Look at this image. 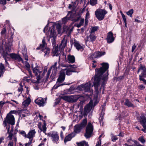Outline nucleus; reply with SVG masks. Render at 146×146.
I'll list each match as a JSON object with an SVG mask.
<instances>
[{
    "label": "nucleus",
    "mask_w": 146,
    "mask_h": 146,
    "mask_svg": "<svg viewBox=\"0 0 146 146\" xmlns=\"http://www.w3.org/2000/svg\"><path fill=\"white\" fill-rule=\"evenodd\" d=\"M102 66L100 68H96L94 77V85L97 93L98 94L101 92L102 88L103 94L105 89L106 84L109 78V64L107 62L101 64Z\"/></svg>",
    "instance_id": "1"
},
{
    "label": "nucleus",
    "mask_w": 146,
    "mask_h": 146,
    "mask_svg": "<svg viewBox=\"0 0 146 146\" xmlns=\"http://www.w3.org/2000/svg\"><path fill=\"white\" fill-rule=\"evenodd\" d=\"M80 18V14H74L71 11H70L66 16L62 19V23L63 24H65L68 21L70 20L73 23L77 22L79 20Z\"/></svg>",
    "instance_id": "2"
},
{
    "label": "nucleus",
    "mask_w": 146,
    "mask_h": 146,
    "mask_svg": "<svg viewBox=\"0 0 146 146\" xmlns=\"http://www.w3.org/2000/svg\"><path fill=\"white\" fill-rule=\"evenodd\" d=\"M3 57L4 58L8 59V60H10V58L8 56H9L11 58L15 60H17L18 62L21 61L22 63L23 62V60L22 58L18 54L13 53L8 54L6 50L5 51H3L1 53Z\"/></svg>",
    "instance_id": "3"
},
{
    "label": "nucleus",
    "mask_w": 146,
    "mask_h": 146,
    "mask_svg": "<svg viewBox=\"0 0 146 146\" xmlns=\"http://www.w3.org/2000/svg\"><path fill=\"white\" fill-rule=\"evenodd\" d=\"M87 123V118H86L83 119L80 123L76 125L74 127V133L76 135L80 133L82 130L86 126Z\"/></svg>",
    "instance_id": "4"
},
{
    "label": "nucleus",
    "mask_w": 146,
    "mask_h": 146,
    "mask_svg": "<svg viewBox=\"0 0 146 146\" xmlns=\"http://www.w3.org/2000/svg\"><path fill=\"white\" fill-rule=\"evenodd\" d=\"M86 126L84 136L86 138L88 139L92 136L94 131V126L90 122H88Z\"/></svg>",
    "instance_id": "5"
},
{
    "label": "nucleus",
    "mask_w": 146,
    "mask_h": 146,
    "mask_svg": "<svg viewBox=\"0 0 146 146\" xmlns=\"http://www.w3.org/2000/svg\"><path fill=\"white\" fill-rule=\"evenodd\" d=\"M80 97L78 95L74 96H62L60 97L61 99L69 103H73L76 102Z\"/></svg>",
    "instance_id": "6"
},
{
    "label": "nucleus",
    "mask_w": 146,
    "mask_h": 146,
    "mask_svg": "<svg viewBox=\"0 0 146 146\" xmlns=\"http://www.w3.org/2000/svg\"><path fill=\"white\" fill-rule=\"evenodd\" d=\"M47 136L51 137V139L53 143H57L59 140V137L58 133L55 131H50L47 133Z\"/></svg>",
    "instance_id": "7"
},
{
    "label": "nucleus",
    "mask_w": 146,
    "mask_h": 146,
    "mask_svg": "<svg viewBox=\"0 0 146 146\" xmlns=\"http://www.w3.org/2000/svg\"><path fill=\"white\" fill-rule=\"evenodd\" d=\"M108 13L107 11L104 9L97 10L95 12V15L96 18L99 21L103 20L105 16Z\"/></svg>",
    "instance_id": "8"
},
{
    "label": "nucleus",
    "mask_w": 146,
    "mask_h": 146,
    "mask_svg": "<svg viewBox=\"0 0 146 146\" xmlns=\"http://www.w3.org/2000/svg\"><path fill=\"white\" fill-rule=\"evenodd\" d=\"M106 54L105 52H95L92 54H91L89 56V58L91 60H94L95 58H99L101 56L105 55Z\"/></svg>",
    "instance_id": "9"
},
{
    "label": "nucleus",
    "mask_w": 146,
    "mask_h": 146,
    "mask_svg": "<svg viewBox=\"0 0 146 146\" xmlns=\"http://www.w3.org/2000/svg\"><path fill=\"white\" fill-rule=\"evenodd\" d=\"M5 119L7 122V123L9 124L8 125L7 127H8L9 125H10V124L13 125L15 124V119L13 115L10 116L7 114Z\"/></svg>",
    "instance_id": "10"
},
{
    "label": "nucleus",
    "mask_w": 146,
    "mask_h": 146,
    "mask_svg": "<svg viewBox=\"0 0 146 146\" xmlns=\"http://www.w3.org/2000/svg\"><path fill=\"white\" fill-rule=\"evenodd\" d=\"M106 39L108 43H111L114 41L115 38L113 33L111 31H110L107 33V37Z\"/></svg>",
    "instance_id": "11"
},
{
    "label": "nucleus",
    "mask_w": 146,
    "mask_h": 146,
    "mask_svg": "<svg viewBox=\"0 0 146 146\" xmlns=\"http://www.w3.org/2000/svg\"><path fill=\"white\" fill-rule=\"evenodd\" d=\"M65 78V72L63 71H60V72L59 76L57 79L56 83H62L64 81Z\"/></svg>",
    "instance_id": "12"
},
{
    "label": "nucleus",
    "mask_w": 146,
    "mask_h": 146,
    "mask_svg": "<svg viewBox=\"0 0 146 146\" xmlns=\"http://www.w3.org/2000/svg\"><path fill=\"white\" fill-rule=\"evenodd\" d=\"M35 103L40 106H43L45 104L44 99L42 98H39L35 100Z\"/></svg>",
    "instance_id": "13"
},
{
    "label": "nucleus",
    "mask_w": 146,
    "mask_h": 146,
    "mask_svg": "<svg viewBox=\"0 0 146 146\" xmlns=\"http://www.w3.org/2000/svg\"><path fill=\"white\" fill-rule=\"evenodd\" d=\"M76 135L75 133H74L73 132H72L66 136L64 140V141L65 143L68 141H70L72 138L75 137Z\"/></svg>",
    "instance_id": "14"
},
{
    "label": "nucleus",
    "mask_w": 146,
    "mask_h": 146,
    "mask_svg": "<svg viewBox=\"0 0 146 146\" xmlns=\"http://www.w3.org/2000/svg\"><path fill=\"white\" fill-rule=\"evenodd\" d=\"M58 45H57L56 46H53V48L51 52L52 54H53V56H58L59 55V54L58 53Z\"/></svg>",
    "instance_id": "15"
},
{
    "label": "nucleus",
    "mask_w": 146,
    "mask_h": 146,
    "mask_svg": "<svg viewBox=\"0 0 146 146\" xmlns=\"http://www.w3.org/2000/svg\"><path fill=\"white\" fill-rule=\"evenodd\" d=\"M44 37L42 41V44H40L38 47L36 48V50H39L42 49H44L45 46H46L47 44L46 42Z\"/></svg>",
    "instance_id": "16"
},
{
    "label": "nucleus",
    "mask_w": 146,
    "mask_h": 146,
    "mask_svg": "<svg viewBox=\"0 0 146 146\" xmlns=\"http://www.w3.org/2000/svg\"><path fill=\"white\" fill-rule=\"evenodd\" d=\"M146 115L143 113H141L139 117V122L141 124L146 123Z\"/></svg>",
    "instance_id": "17"
},
{
    "label": "nucleus",
    "mask_w": 146,
    "mask_h": 146,
    "mask_svg": "<svg viewBox=\"0 0 146 146\" xmlns=\"http://www.w3.org/2000/svg\"><path fill=\"white\" fill-rule=\"evenodd\" d=\"M125 102L124 104L127 106L128 108L132 107L134 108L135 106L130 101L127 99H126L125 100Z\"/></svg>",
    "instance_id": "18"
},
{
    "label": "nucleus",
    "mask_w": 146,
    "mask_h": 146,
    "mask_svg": "<svg viewBox=\"0 0 146 146\" xmlns=\"http://www.w3.org/2000/svg\"><path fill=\"white\" fill-rule=\"evenodd\" d=\"M35 133L36 132L35 131V129L31 130L27 135V138L30 139L33 138L34 136Z\"/></svg>",
    "instance_id": "19"
},
{
    "label": "nucleus",
    "mask_w": 146,
    "mask_h": 146,
    "mask_svg": "<svg viewBox=\"0 0 146 146\" xmlns=\"http://www.w3.org/2000/svg\"><path fill=\"white\" fill-rule=\"evenodd\" d=\"M44 53V56H47L49 57L48 56L49 53H50V49L47 46H46L44 49H42L41 50Z\"/></svg>",
    "instance_id": "20"
},
{
    "label": "nucleus",
    "mask_w": 146,
    "mask_h": 146,
    "mask_svg": "<svg viewBox=\"0 0 146 146\" xmlns=\"http://www.w3.org/2000/svg\"><path fill=\"white\" fill-rule=\"evenodd\" d=\"M38 66L37 65L35 67L33 68V65L32 66V68L33 72L35 74V75L36 76H37L38 75V72H39L40 74L39 75H40V73H41V71H39V70L38 68Z\"/></svg>",
    "instance_id": "21"
},
{
    "label": "nucleus",
    "mask_w": 146,
    "mask_h": 146,
    "mask_svg": "<svg viewBox=\"0 0 146 146\" xmlns=\"http://www.w3.org/2000/svg\"><path fill=\"white\" fill-rule=\"evenodd\" d=\"M68 59L70 63H73L75 62V57L74 55H68Z\"/></svg>",
    "instance_id": "22"
},
{
    "label": "nucleus",
    "mask_w": 146,
    "mask_h": 146,
    "mask_svg": "<svg viewBox=\"0 0 146 146\" xmlns=\"http://www.w3.org/2000/svg\"><path fill=\"white\" fill-rule=\"evenodd\" d=\"M6 128L7 129V133L9 134V136H8V137L9 138V139L10 140H11L12 139L13 136V134L12 133V132H9L10 131V126L9 125L8 127H6Z\"/></svg>",
    "instance_id": "23"
},
{
    "label": "nucleus",
    "mask_w": 146,
    "mask_h": 146,
    "mask_svg": "<svg viewBox=\"0 0 146 146\" xmlns=\"http://www.w3.org/2000/svg\"><path fill=\"white\" fill-rule=\"evenodd\" d=\"M74 46L78 50H80L83 48L82 46L79 43L76 42H74Z\"/></svg>",
    "instance_id": "24"
},
{
    "label": "nucleus",
    "mask_w": 146,
    "mask_h": 146,
    "mask_svg": "<svg viewBox=\"0 0 146 146\" xmlns=\"http://www.w3.org/2000/svg\"><path fill=\"white\" fill-rule=\"evenodd\" d=\"M84 22V19H82L80 20V21L79 23H75L74 26L77 27V28H80L82 26H83Z\"/></svg>",
    "instance_id": "25"
},
{
    "label": "nucleus",
    "mask_w": 146,
    "mask_h": 146,
    "mask_svg": "<svg viewBox=\"0 0 146 146\" xmlns=\"http://www.w3.org/2000/svg\"><path fill=\"white\" fill-rule=\"evenodd\" d=\"M5 68V66L2 63L0 64V77L2 75H3L4 73V71L3 70Z\"/></svg>",
    "instance_id": "26"
},
{
    "label": "nucleus",
    "mask_w": 146,
    "mask_h": 146,
    "mask_svg": "<svg viewBox=\"0 0 146 146\" xmlns=\"http://www.w3.org/2000/svg\"><path fill=\"white\" fill-rule=\"evenodd\" d=\"M77 146H88V143H86L85 141H83L82 142H80L79 143L77 142L76 143Z\"/></svg>",
    "instance_id": "27"
},
{
    "label": "nucleus",
    "mask_w": 146,
    "mask_h": 146,
    "mask_svg": "<svg viewBox=\"0 0 146 146\" xmlns=\"http://www.w3.org/2000/svg\"><path fill=\"white\" fill-rule=\"evenodd\" d=\"M84 85V90L85 92H89L90 91V85L87 84Z\"/></svg>",
    "instance_id": "28"
},
{
    "label": "nucleus",
    "mask_w": 146,
    "mask_h": 146,
    "mask_svg": "<svg viewBox=\"0 0 146 146\" xmlns=\"http://www.w3.org/2000/svg\"><path fill=\"white\" fill-rule=\"evenodd\" d=\"M56 34L55 29L54 26H53L50 30V35L52 37H54Z\"/></svg>",
    "instance_id": "29"
},
{
    "label": "nucleus",
    "mask_w": 146,
    "mask_h": 146,
    "mask_svg": "<svg viewBox=\"0 0 146 146\" xmlns=\"http://www.w3.org/2000/svg\"><path fill=\"white\" fill-rule=\"evenodd\" d=\"M98 29V26L93 27L91 28L90 32L91 33H93Z\"/></svg>",
    "instance_id": "30"
},
{
    "label": "nucleus",
    "mask_w": 146,
    "mask_h": 146,
    "mask_svg": "<svg viewBox=\"0 0 146 146\" xmlns=\"http://www.w3.org/2000/svg\"><path fill=\"white\" fill-rule=\"evenodd\" d=\"M133 13V10L132 9H131L127 12V14L130 17H132V14Z\"/></svg>",
    "instance_id": "31"
},
{
    "label": "nucleus",
    "mask_w": 146,
    "mask_h": 146,
    "mask_svg": "<svg viewBox=\"0 0 146 146\" xmlns=\"http://www.w3.org/2000/svg\"><path fill=\"white\" fill-rule=\"evenodd\" d=\"M138 140L143 144H144L146 142L144 138V136H141L138 139Z\"/></svg>",
    "instance_id": "32"
},
{
    "label": "nucleus",
    "mask_w": 146,
    "mask_h": 146,
    "mask_svg": "<svg viewBox=\"0 0 146 146\" xmlns=\"http://www.w3.org/2000/svg\"><path fill=\"white\" fill-rule=\"evenodd\" d=\"M121 15L122 17L123 20L124 22L125 25L126 27H127V21L125 15L123 13L121 14Z\"/></svg>",
    "instance_id": "33"
},
{
    "label": "nucleus",
    "mask_w": 146,
    "mask_h": 146,
    "mask_svg": "<svg viewBox=\"0 0 146 146\" xmlns=\"http://www.w3.org/2000/svg\"><path fill=\"white\" fill-rule=\"evenodd\" d=\"M25 110L24 109H22L21 110H19L17 111V114L18 113L19 115V117H20L21 114L24 113V111H25Z\"/></svg>",
    "instance_id": "34"
},
{
    "label": "nucleus",
    "mask_w": 146,
    "mask_h": 146,
    "mask_svg": "<svg viewBox=\"0 0 146 146\" xmlns=\"http://www.w3.org/2000/svg\"><path fill=\"white\" fill-rule=\"evenodd\" d=\"M90 38L91 41L92 42L94 41L96 39V37L95 35L91 34L90 35Z\"/></svg>",
    "instance_id": "35"
},
{
    "label": "nucleus",
    "mask_w": 146,
    "mask_h": 146,
    "mask_svg": "<svg viewBox=\"0 0 146 146\" xmlns=\"http://www.w3.org/2000/svg\"><path fill=\"white\" fill-rule=\"evenodd\" d=\"M84 85L83 84H82L78 86L76 89L82 91L84 89Z\"/></svg>",
    "instance_id": "36"
},
{
    "label": "nucleus",
    "mask_w": 146,
    "mask_h": 146,
    "mask_svg": "<svg viewBox=\"0 0 146 146\" xmlns=\"http://www.w3.org/2000/svg\"><path fill=\"white\" fill-rule=\"evenodd\" d=\"M75 89V88L74 87V86L72 85L67 90L68 91V92H69L70 93H72L71 92Z\"/></svg>",
    "instance_id": "37"
},
{
    "label": "nucleus",
    "mask_w": 146,
    "mask_h": 146,
    "mask_svg": "<svg viewBox=\"0 0 146 146\" xmlns=\"http://www.w3.org/2000/svg\"><path fill=\"white\" fill-rule=\"evenodd\" d=\"M146 76V75L145 74V73L143 72H142L141 73V75H139V79L140 81H142V80H141L140 78L141 79H144L143 77H145Z\"/></svg>",
    "instance_id": "38"
},
{
    "label": "nucleus",
    "mask_w": 146,
    "mask_h": 146,
    "mask_svg": "<svg viewBox=\"0 0 146 146\" xmlns=\"http://www.w3.org/2000/svg\"><path fill=\"white\" fill-rule=\"evenodd\" d=\"M84 111L90 112V107L88 105H87L84 108Z\"/></svg>",
    "instance_id": "39"
},
{
    "label": "nucleus",
    "mask_w": 146,
    "mask_h": 146,
    "mask_svg": "<svg viewBox=\"0 0 146 146\" xmlns=\"http://www.w3.org/2000/svg\"><path fill=\"white\" fill-rule=\"evenodd\" d=\"M23 55L24 58L25 60L27 61L28 60V56L27 55V52H23Z\"/></svg>",
    "instance_id": "40"
},
{
    "label": "nucleus",
    "mask_w": 146,
    "mask_h": 146,
    "mask_svg": "<svg viewBox=\"0 0 146 146\" xmlns=\"http://www.w3.org/2000/svg\"><path fill=\"white\" fill-rule=\"evenodd\" d=\"M51 68H52V67L51 68H49L48 70V71L47 72V75L46 76V80L48 79L49 78L50 74L51 72Z\"/></svg>",
    "instance_id": "41"
},
{
    "label": "nucleus",
    "mask_w": 146,
    "mask_h": 146,
    "mask_svg": "<svg viewBox=\"0 0 146 146\" xmlns=\"http://www.w3.org/2000/svg\"><path fill=\"white\" fill-rule=\"evenodd\" d=\"M61 44L63 46L65 47L67 44V41H65L64 39H63L62 41Z\"/></svg>",
    "instance_id": "42"
},
{
    "label": "nucleus",
    "mask_w": 146,
    "mask_h": 146,
    "mask_svg": "<svg viewBox=\"0 0 146 146\" xmlns=\"http://www.w3.org/2000/svg\"><path fill=\"white\" fill-rule=\"evenodd\" d=\"M53 39L52 40V46H56V41L55 38L54 37H53Z\"/></svg>",
    "instance_id": "43"
},
{
    "label": "nucleus",
    "mask_w": 146,
    "mask_h": 146,
    "mask_svg": "<svg viewBox=\"0 0 146 146\" xmlns=\"http://www.w3.org/2000/svg\"><path fill=\"white\" fill-rule=\"evenodd\" d=\"M141 70H143V72L146 75V68L145 66H143L142 64H141Z\"/></svg>",
    "instance_id": "44"
},
{
    "label": "nucleus",
    "mask_w": 146,
    "mask_h": 146,
    "mask_svg": "<svg viewBox=\"0 0 146 146\" xmlns=\"http://www.w3.org/2000/svg\"><path fill=\"white\" fill-rule=\"evenodd\" d=\"M90 3L91 5L92 6H94L96 5L97 3V2H96V1H95L93 0H91L90 1Z\"/></svg>",
    "instance_id": "45"
},
{
    "label": "nucleus",
    "mask_w": 146,
    "mask_h": 146,
    "mask_svg": "<svg viewBox=\"0 0 146 146\" xmlns=\"http://www.w3.org/2000/svg\"><path fill=\"white\" fill-rule=\"evenodd\" d=\"M12 114H17V111L16 110H11L7 114L11 116L13 115Z\"/></svg>",
    "instance_id": "46"
},
{
    "label": "nucleus",
    "mask_w": 146,
    "mask_h": 146,
    "mask_svg": "<svg viewBox=\"0 0 146 146\" xmlns=\"http://www.w3.org/2000/svg\"><path fill=\"white\" fill-rule=\"evenodd\" d=\"M125 76V75L123 74L122 76H120L118 77H117V81H120L121 80H122L124 78Z\"/></svg>",
    "instance_id": "47"
},
{
    "label": "nucleus",
    "mask_w": 146,
    "mask_h": 146,
    "mask_svg": "<svg viewBox=\"0 0 146 146\" xmlns=\"http://www.w3.org/2000/svg\"><path fill=\"white\" fill-rule=\"evenodd\" d=\"M6 29L5 28H4L2 30L1 32V35H3L5 34L6 32Z\"/></svg>",
    "instance_id": "48"
},
{
    "label": "nucleus",
    "mask_w": 146,
    "mask_h": 146,
    "mask_svg": "<svg viewBox=\"0 0 146 146\" xmlns=\"http://www.w3.org/2000/svg\"><path fill=\"white\" fill-rule=\"evenodd\" d=\"M56 28L57 29L58 31V32L61 28V25L60 24H58L56 26Z\"/></svg>",
    "instance_id": "49"
},
{
    "label": "nucleus",
    "mask_w": 146,
    "mask_h": 146,
    "mask_svg": "<svg viewBox=\"0 0 146 146\" xmlns=\"http://www.w3.org/2000/svg\"><path fill=\"white\" fill-rule=\"evenodd\" d=\"M33 139H30L28 143H26L25 144V146H29L32 142Z\"/></svg>",
    "instance_id": "50"
},
{
    "label": "nucleus",
    "mask_w": 146,
    "mask_h": 146,
    "mask_svg": "<svg viewBox=\"0 0 146 146\" xmlns=\"http://www.w3.org/2000/svg\"><path fill=\"white\" fill-rule=\"evenodd\" d=\"M7 3L6 0H0V4L3 5H5Z\"/></svg>",
    "instance_id": "51"
},
{
    "label": "nucleus",
    "mask_w": 146,
    "mask_h": 146,
    "mask_svg": "<svg viewBox=\"0 0 146 146\" xmlns=\"http://www.w3.org/2000/svg\"><path fill=\"white\" fill-rule=\"evenodd\" d=\"M66 73V74L68 76H70L72 74V72L69 68L67 70Z\"/></svg>",
    "instance_id": "52"
},
{
    "label": "nucleus",
    "mask_w": 146,
    "mask_h": 146,
    "mask_svg": "<svg viewBox=\"0 0 146 146\" xmlns=\"http://www.w3.org/2000/svg\"><path fill=\"white\" fill-rule=\"evenodd\" d=\"M23 90V86L22 85H21L20 87H19L18 89V92H21Z\"/></svg>",
    "instance_id": "53"
},
{
    "label": "nucleus",
    "mask_w": 146,
    "mask_h": 146,
    "mask_svg": "<svg viewBox=\"0 0 146 146\" xmlns=\"http://www.w3.org/2000/svg\"><path fill=\"white\" fill-rule=\"evenodd\" d=\"M25 66L27 67V69H29L30 67V64L28 62L26 61L25 62Z\"/></svg>",
    "instance_id": "54"
},
{
    "label": "nucleus",
    "mask_w": 146,
    "mask_h": 146,
    "mask_svg": "<svg viewBox=\"0 0 146 146\" xmlns=\"http://www.w3.org/2000/svg\"><path fill=\"white\" fill-rule=\"evenodd\" d=\"M69 70H70V71L72 72H77V71L76 69L73 68L72 67H71L70 68H68Z\"/></svg>",
    "instance_id": "55"
},
{
    "label": "nucleus",
    "mask_w": 146,
    "mask_h": 146,
    "mask_svg": "<svg viewBox=\"0 0 146 146\" xmlns=\"http://www.w3.org/2000/svg\"><path fill=\"white\" fill-rule=\"evenodd\" d=\"M101 139H100L97 141V143L95 146H101Z\"/></svg>",
    "instance_id": "56"
},
{
    "label": "nucleus",
    "mask_w": 146,
    "mask_h": 146,
    "mask_svg": "<svg viewBox=\"0 0 146 146\" xmlns=\"http://www.w3.org/2000/svg\"><path fill=\"white\" fill-rule=\"evenodd\" d=\"M20 133L23 135L25 137H27V135L25 132L24 131H21L20 132Z\"/></svg>",
    "instance_id": "57"
},
{
    "label": "nucleus",
    "mask_w": 146,
    "mask_h": 146,
    "mask_svg": "<svg viewBox=\"0 0 146 146\" xmlns=\"http://www.w3.org/2000/svg\"><path fill=\"white\" fill-rule=\"evenodd\" d=\"M13 141H10L8 143L7 146H13Z\"/></svg>",
    "instance_id": "58"
},
{
    "label": "nucleus",
    "mask_w": 146,
    "mask_h": 146,
    "mask_svg": "<svg viewBox=\"0 0 146 146\" xmlns=\"http://www.w3.org/2000/svg\"><path fill=\"white\" fill-rule=\"evenodd\" d=\"M70 84V83H68V84H65V82L64 83H63L62 84H58V86L56 87H58L60 86H62L64 85H69Z\"/></svg>",
    "instance_id": "59"
},
{
    "label": "nucleus",
    "mask_w": 146,
    "mask_h": 146,
    "mask_svg": "<svg viewBox=\"0 0 146 146\" xmlns=\"http://www.w3.org/2000/svg\"><path fill=\"white\" fill-rule=\"evenodd\" d=\"M42 128L43 130H44V131H46V124L45 123H44V125H42Z\"/></svg>",
    "instance_id": "60"
},
{
    "label": "nucleus",
    "mask_w": 146,
    "mask_h": 146,
    "mask_svg": "<svg viewBox=\"0 0 146 146\" xmlns=\"http://www.w3.org/2000/svg\"><path fill=\"white\" fill-rule=\"evenodd\" d=\"M6 50H5L4 49L2 46H0V52L1 53L3 51H5Z\"/></svg>",
    "instance_id": "61"
},
{
    "label": "nucleus",
    "mask_w": 146,
    "mask_h": 146,
    "mask_svg": "<svg viewBox=\"0 0 146 146\" xmlns=\"http://www.w3.org/2000/svg\"><path fill=\"white\" fill-rule=\"evenodd\" d=\"M124 133L121 132L119 134L118 136L121 137H124Z\"/></svg>",
    "instance_id": "62"
},
{
    "label": "nucleus",
    "mask_w": 146,
    "mask_h": 146,
    "mask_svg": "<svg viewBox=\"0 0 146 146\" xmlns=\"http://www.w3.org/2000/svg\"><path fill=\"white\" fill-rule=\"evenodd\" d=\"M139 87L140 88V89L141 90L144 89L145 88V86L143 85H140Z\"/></svg>",
    "instance_id": "63"
},
{
    "label": "nucleus",
    "mask_w": 146,
    "mask_h": 146,
    "mask_svg": "<svg viewBox=\"0 0 146 146\" xmlns=\"http://www.w3.org/2000/svg\"><path fill=\"white\" fill-rule=\"evenodd\" d=\"M134 143L137 146H141V145L136 141H135Z\"/></svg>",
    "instance_id": "64"
}]
</instances>
